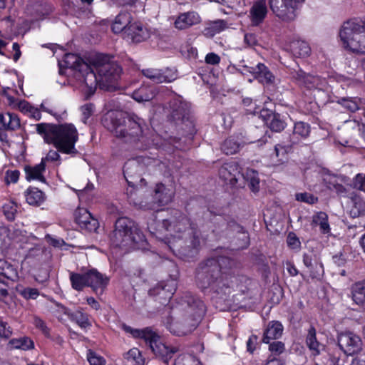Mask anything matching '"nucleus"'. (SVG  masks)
Returning a JSON list of instances; mask_svg holds the SVG:
<instances>
[{"mask_svg":"<svg viewBox=\"0 0 365 365\" xmlns=\"http://www.w3.org/2000/svg\"><path fill=\"white\" fill-rule=\"evenodd\" d=\"M234 264L232 259L224 256L202 260L195 272L197 286L203 291L209 289L213 293L225 295L230 292L229 270Z\"/></svg>","mask_w":365,"mask_h":365,"instance_id":"f257e3e1","label":"nucleus"},{"mask_svg":"<svg viewBox=\"0 0 365 365\" xmlns=\"http://www.w3.org/2000/svg\"><path fill=\"white\" fill-rule=\"evenodd\" d=\"M105 128L124 143L139 148L138 143L143 138L145 120L134 113L123 114L118 112L107 113L103 118Z\"/></svg>","mask_w":365,"mask_h":365,"instance_id":"f03ea898","label":"nucleus"},{"mask_svg":"<svg viewBox=\"0 0 365 365\" xmlns=\"http://www.w3.org/2000/svg\"><path fill=\"white\" fill-rule=\"evenodd\" d=\"M36 131L43 136L45 142L53 144L60 152L71 155L78 153L75 148L78 133L73 125L39 123L36 125Z\"/></svg>","mask_w":365,"mask_h":365,"instance_id":"7ed1b4c3","label":"nucleus"},{"mask_svg":"<svg viewBox=\"0 0 365 365\" xmlns=\"http://www.w3.org/2000/svg\"><path fill=\"white\" fill-rule=\"evenodd\" d=\"M182 300L188 308L186 314L175 322L166 323L170 332L178 336H185L194 331L206 311L204 302L195 295L187 293Z\"/></svg>","mask_w":365,"mask_h":365,"instance_id":"20e7f679","label":"nucleus"},{"mask_svg":"<svg viewBox=\"0 0 365 365\" xmlns=\"http://www.w3.org/2000/svg\"><path fill=\"white\" fill-rule=\"evenodd\" d=\"M197 228L198 226L196 223L178 210H172L170 216L161 222H156L153 220L152 222L148 224L150 233L155 235L156 237H158V234L161 233L163 230H166L170 237L165 241L178 240Z\"/></svg>","mask_w":365,"mask_h":365,"instance_id":"39448f33","label":"nucleus"},{"mask_svg":"<svg viewBox=\"0 0 365 365\" xmlns=\"http://www.w3.org/2000/svg\"><path fill=\"white\" fill-rule=\"evenodd\" d=\"M110 240L115 247L135 249L145 242V236L134 221L123 217L115 221Z\"/></svg>","mask_w":365,"mask_h":365,"instance_id":"423d86ee","label":"nucleus"},{"mask_svg":"<svg viewBox=\"0 0 365 365\" xmlns=\"http://www.w3.org/2000/svg\"><path fill=\"white\" fill-rule=\"evenodd\" d=\"M65 66L73 71L75 78L84 85L86 98L91 96L97 88V76L91 65L74 53H66L64 57Z\"/></svg>","mask_w":365,"mask_h":365,"instance_id":"0eeeda50","label":"nucleus"},{"mask_svg":"<svg viewBox=\"0 0 365 365\" xmlns=\"http://www.w3.org/2000/svg\"><path fill=\"white\" fill-rule=\"evenodd\" d=\"M125 330L127 332H130L135 338L144 339L154 354L165 364L168 363L169 360L173 357L175 354L182 351V348L180 345L169 346L163 343L160 336L154 332L150 327L138 329L127 327Z\"/></svg>","mask_w":365,"mask_h":365,"instance_id":"6e6552de","label":"nucleus"},{"mask_svg":"<svg viewBox=\"0 0 365 365\" xmlns=\"http://www.w3.org/2000/svg\"><path fill=\"white\" fill-rule=\"evenodd\" d=\"M339 36L346 48L365 53V19H351L344 22Z\"/></svg>","mask_w":365,"mask_h":365,"instance_id":"1a4fd4ad","label":"nucleus"},{"mask_svg":"<svg viewBox=\"0 0 365 365\" xmlns=\"http://www.w3.org/2000/svg\"><path fill=\"white\" fill-rule=\"evenodd\" d=\"M201 232L199 228L175 240L165 241L172 252L185 260L195 257L201 247Z\"/></svg>","mask_w":365,"mask_h":365,"instance_id":"9d476101","label":"nucleus"},{"mask_svg":"<svg viewBox=\"0 0 365 365\" xmlns=\"http://www.w3.org/2000/svg\"><path fill=\"white\" fill-rule=\"evenodd\" d=\"M91 63L99 78H97V84L109 86L120 78L122 68L112 57L99 53L94 56Z\"/></svg>","mask_w":365,"mask_h":365,"instance_id":"9b49d317","label":"nucleus"},{"mask_svg":"<svg viewBox=\"0 0 365 365\" xmlns=\"http://www.w3.org/2000/svg\"><path fill=\"white\" fill-rule=\"evenodd\" d=\"M170 108L171 120L177 125H182V130L192 135L195 132V125L190 116L189 103L177 97L170 102Z\"/></svg>","mask_w":365,"mask_h":365,"instance_id":"f8f14e48","label":"nucleus"},{"mask_svg":"<svg viewBox=\"0 0 365 365\" xmlns=\"http://www.w3.org/2000/svg\"><path fill=\"white\" fill-rule=\"evenodd\" d=\"M273 14L285 22L294 21L297 16V11L305 0H268Z\"/></svg>","mask_w":365,"mask_h":365,"instance_id":"ddd939ff","label":"nucleus"},{"mask_svg":"<svg viewBox=\"0 0 365 365\" xmlns=\"http://www.w3.org/2000/svg\"><path fill=\"white\" fill-rule=\"evenodd\" d=\"M338 345L346 355H354L362 350V341L356 334L347 331L341 333L337 337Z\"/></svg>","mask_w":365,"mask_h":365,"instance_id":"4468645a","label":"nucleus"},{"mask_svg":"<svg viewBox=\"0 0 365 365\" xmlns=\"http://www.w3.org/2000/svg\"><path fill=\"white\" fill-rule=\"evenodd\" d=\"M292 77L299 86L307 90L321 89L324 84V80L320 76L306 73L302 69L295 71Z\"/></svg>","mask_w":365,"mask_h":365,"instance_id":"2eb2a0df","label":"nucleus"},{"mask_svg":"<svg viewBox=\"0 0 365 365\" xmlns=\"http://www.w3.org/2000/svg\"><path fill=\"white\" fill-rule=\"evenodd\" d=\"M143 166L135 160H128L123 166V174L128 184L131 187L142 185L144 179L141 177Z\"/></svg>","mask_w":365,"mask_h":365,"instance_id":"dca6fc26","label":"nucleus"},{"mask_svg":"<svg viewBox=\"0 0 365 365\" xmlns=\"http://www.w3.org/2000/svg\"><path fill=\"white\" fill-rule=\"evenodd\" d=\"M219 177L227 184L235 185L240 178L243 177L240 173L239 165L235 161H230L224 163L219 169Z\"/></svg>","mask_w":365,"mask_h":365,"instance_id":"f3484780","label":"nucleus"},{"mask_svg":"<svg viewBox=\"0 0 365 365\" xmlns=\"http://www.w3.org/2000/svg\"><path fill=\"white\" fill-rule=\"evenodd\" d=\"M75 219L81 228L89 232H95L98 227V220L86 209H78L75 212Z\"/></svg>","mask_w":365,"mask_h":365,"instance_id":"a211bd4d","label":"nucleus"},{"mask_svg":"<svg viewBox=\"0 0 365 365\" xmlns=\"http://www.w3.org/2000/svg\"><path fill=\"white\" fill-rule=\"evenodd\" d=\"M125 37L133 42L140 43L150 37V32L141 23L135 21L126 29Z\"/></svg>","mask_w":365,"mask_h":365,"instance_id":"6ab92c4d","label":"nucleus"},{"mask_svg":"<svg viewBox=\"0 0 365 365\" xmlns=\"http://www.w3.org/2000/svg\"><path fill=\"white\" fill-rule=\"evenodd\" d=\"M268 9L266 0H257L253 3L250 10V18L253 26L261 24L267 16Z\"/></svg>","mask_w":365,"mask_h":365,"instance_id":"aec40b11","label":"nucleus"},{"mask_svg":"<svg viewBox=\"0 0 365 365\" xmlns=\"http://www.w3.org/2000/svg\"><path fill=\"white\" fill-rule=\"evenodd\" d=\"M57 306L60 307L64 314L67 315L71 321L76 322L81 329H86L91 327V322L86 313L81 310L71 312L68 308L60 304H57Z\"/></svg>","mask_w":365,"mask_h":365,"instance_id":"412c9836","label":"nucleus"},{"mask_svg":"<svg viewBox=\"0 0 365 365\" xmlns=\"http://www.w3.org/2000/svg\"><path fill=\"white\" fill-rule=\"evenodd\" d=\"M88 287H91L96 292L101 289V293L108 284L109 278L100 273L95 269L88 271Z\"/></svg>","mask_w":365,"mask_h":365,"instance_id":"4be33fe9","label":"nucleus"},{"mask_svg":"<svg viewBox=\"0 0 365 365\" xmlns=\"http://www.w3.org/2000/svg\"><path fill=\"white\" fill-rule=\"evenodd\" d=\"M200 18L194 11H189L180 14L174 22L175 27L180 30L186 29L193 25L199 24Z\"/></svg>","mask_w":365,"mask_h":365,"instance_id":"5701e85b","label":"nucleus"},{"mask_svg":"<svg viewBox=\"0 0 365 365\" xmlns=\"http://www.w3.org/2000/svg\"><path fill=\"white\" fill-rule=\"evenodd\" d=\"M247 71L252 73L254 77L262 83H272L274 80L272 73L268 68L263 64L259 63L255 66H245Z\"/></svg>","mask_w":365,"mask_h":365,"instance_id":"b1692460","label":"nucleus"},{"mask_svg":"<svg viewBox=\"0 0 365 365\" xmlns=\"http://www.w3.org/2000/svg\"><path fill=\"white\" fill-rule=\"evenodd\" d=\"M347 181V178L344 175H329L326 180L327 187L329 190L335 191L338 195L345 196L347 193V189L343 185Z\"/></svg>","mask_w":365,"mask_h":365,"instance_id":"393cba45","label":"nucleus"},{"mask_svg":"<svg viewBox=\"0 0 365 365\" xmlns=\"http://www.w3.org/2000/svg\"><path fill=\"white\" fill-rule=\"evenodd\" d=\"M230 230L237 232L235 237V245L236 249H245L250 245V237L247 232L244 230L243 227L235 222H230L228 223Z\"/></svg>","mask_w":365,"mask_h":365,"instance_id":"a878e982","label":"nucleus"},{"mask_svg":"<svg viewBox=\"0 0 365 365\" xmlns=\"http://www.w3.org/2000/svg\"><path fill=\"white\" fill-rule=\"evenodd\" d=\"M267 126L273 131L280 132L285 128V123L279 113L264 110L261 113Z\"/></svg>","mask_w":365,"mask_h":365,"instance_id":"bb28decb","label":"nucleus"},{"mask_svg":"<svg viewBox=\"0 0 365 365\" xmlns=\"http://www.w3.org/2000/svg\"><path fill=\"white\" fill-rule=\"evenodd\" d=\"M303 263L307 267H314V270H312V279H319L322 277L324 274L323 264L314 255L304 253L303 255Z\"/></svg>","mask_w":365,"mask_h":365,"instance_id":"cd10ccee","label":"nucleus"},{"mask_svg":"<svg viewBox=\"0 0 365 365\" xmlns=\"http://www.w3.org/2000/svg\"><path fill=\"white\" fill-rule=\"evenodd\" d=\"M131 14L128 11H121L115 17L112 26V30L114 33L123 32L126 34V29L130 24H133Z\"/></svg>","mask_w":365,"mask_h":365,"instance_id":"c85d7f7f","label":"nucleus"},{"mask_svg":"<svg viewBox=\"0 0 365 365\" xmlns=\"http://www.w3.org/2000/svg\"><path fill=\"white\" fill-rule=\"evenodd\" d=\"M283 332V327L279 322H270L264 331L263 342L269 344L271 340L279 339Z\"/></svg>","mask_w":365,"mask_h":365,"instance_id":"c756f323","label":"nucleus"},{"mask_svg":"<svg viewBox=\"0 0 365 365\" xmlns=\"http://www.w3.org/2000/svg\"><path fill=\"white\" fill-rule=\"evenodd\" d=\"M45 168L46 165L44 159H42L41 163L36 165L35 166H25L24 170L26 173V179L28 181L38 180L41 182H45L46 179L43 175V173L45 171Z\"/></svg>","mask_w":365,"mask_h":365,"instance_id":"7c9ffc66","label":"nucleus"},{"mask_svg":"<svg viewBox=\"0 0 365 365\" xmlns=\"http://www.w3.org/2000/svg\"><path fill=\"white\" fill-rule=\"evenodd\" d=\"M310 133V126L304 122H297L294 123L292 135L290 137V142L294 145L302 139L307 138Z\"/></svg>","mask_w":365,"mask_h":365,"instance_id":"2f4dec72","label":"nucleus"},{"mask_svg":"<svg viewBox=\"0 0 365 365\" xmlns=\"http://www.w3.org/2000/svg\"><path fill=\"white\" fill-rule=\"evenodd\" d=\"M173 192L163 184H158L154 190L153 199L159 205H165L171 202Z\"/></svg>","mask_w":365,"mask_h":365,"instance_id":"473e14b6","label":"nucleus"},{"mask_svg":"<svg viewBox=\"0 0 365 365\" xmlns=\"http://www.w3.org/2000/svg\"><path fill=\"white\" fill-rule=\"evenodd\" d=\"M155 95V86L143 85L133 92L132 97L138 102H143L152 100Z\"/></svg>","mask_w":365,"mask_h":365,"instance_id":"72a5a7b5","label":"nucleus"},{"mask_svg":"<svg viewBox=\"0 0 365 365\" xmlns=\"http://www.w3.org/2000/svg\"><path fill=\"white\" fill-rule=\"evenodd\" d=\"M245 142L239 137L230 136L221 145V150L226 155H233L238 152Z\"/></svg>","mask_w":365,"mask_h":365,"instance_id":"f704fd0d","label":"nucleus"},{"mask_svg":"<svg viewBox=\"0 0 365 365\" xmlns=\"http://www.w3.org/2000/svg\"><path fill=\"white\" fill-rule=\"evenodd\" d=\"M289 50L293 56L299 58L307 57L311 52L308 43L302 40H294L290 42Z\"/></svg>","mask_w":365,"mask_h":365,"instance_id":"c9c22d12","label":"nucleus"},{"mask_svg":"<svg viewBox=\"0 0 365 365\" xmlns=\"http://www.w3.org/2000/svg\"><path fill=\"white\" fill-rule=\"evenodd\" d=\"M26 202L34 206H39L45 200V194L36 187H29L25 192Z\"/></svg>","mask_w":365,"mask_h":365,"instance_id":"e433bc0d","label":"nucleus"},{"mask_svg":"<svg viewBox=\"0 0 365 365\" xmlns=\"http://www.w3.org/2000/svg\"><path fill=\"white\" fill-rule=\"evenodd\" d=\"M351 294L354 302L359 305L365 304V279L352 285Z\"/></svg>","mask_w":365,"mask_h":365,"instance_id":"4c0bfd02","label":"nucleus"},{"mask_svg":"<svg viewBox=\"0 0 365 365\" xmlns=\"http://www.w3.org/2000/svg\"><path fill=\"white\" fill-rule=\"evenodd\" d=\"M0 275L11 282H15L19 278L16 269L3 259H0Z\"/></svg>","mask_w":365,"mask_h":365,"instance_id":"58836bf2","label":"nucleus"},{"mask_svg":"<svg viewBox=\"0 0 365 365\" xmlns=\"http://www.w3.org/2000/svg\"><path fill=\"white\" fill-rule=\"evenodd\" d=\"M88 272L84 274L70 272L71 287L76 291H81L84 287H88Z\"/></svg>","mask_w":365,"mask_h":365,"instance_id":"ea45409f","label":"nucleus"},{"mask_svg":"<svg viewBox=\"0 0 365 365\" xmlns=\"http://www.w3.org/2000/svg\"><path fill=\"white\" fill-rule=\"evenodd\" d=\"M306 344L314 355L320 354V343L317 340L316 329L314 327H310L306 339Z\"/></svg>","mask_w":365,"mask_h":365,"instance_id":"a19ab883","label":"nucleus"},{"mask_svg":"<svg viewBox=\"0 0 365 365\" xmlns=\"http://www.w3.org/2000/svg\"><path fill=\"white\" fill-rule=\"evenodd\" d=\"M141 72L145 77L149 78L155 83H163L165 80V78H168V76H165L162 74V70L157 68H145L143 69Z\"/></svg>","mask_w":365,"mask_h":365,"instance_id":"79ce46f5","label":"nucleus"},{"mask_svg":"<svg viewBox=\"0 0 365 365\" xmlns=\"http://www.w3.org/2000/svg\"><path fill=\"white\" fill-rule=\"evenodd\" d=\"M16 292L26 300L36 299L40 294L38 289L33 287H26L21 284L16 287Z\"/></svg>","mask_w":365,"mask_h":365,"instance_id":"37998d69","label":"nucleus"},{"mask_svg":"<svg viewBox=\"0 0 365 365\" xmlns=\"http://www.w3.org/2000/svg\"><path fill=\"white\" fill-rule=\"evenodd\" d=\"M313 222L320 227L322 233L327 234L330 232V227L328 223V216L324 212H319L313 217Z\"/></svg>","mask_w":365,"mask_h":365,"instance_id":"c03bdc74","label":"nucleus"},{"mask_svg":"<svg viewBox=\"0 0 365 365\" xmlns=\"http://www.w3.org/2000/svg\"><path fill=\"white\" fill-rule=\"evenodd\" d=\"M9 344L15 349H21L22 350H29L34 348L33 341L28 337H21L19 339H13L9 341Z\"/></svg>","mask_w":365,"mask_h":365,"instance_id":"a18cd8bd","label":"nucleus"},{"mask_svg":"<svg viewBox=\"0 0 365 365\" xmlns=\"http://www.w3.org/2000/svg\"><path fill=\"white\" fill-rule=\"evenodd\" d=\"M337 102L347 110L352 113L358 110L360 108V99L353 98H339Z\"/></svg>","mask_w":365,"mask_h":365,"instance_id":"49530a36","label":"nucleus"},{"mask_svg":"<svg viewBox=\"0 0 365 365\" xmlns=\"http://www.w3.org/2000/svg\"><path fill=\"white\" fill-rule=\"evenodd\" d=\"M227 26V24L223 20H217L212 22L210 27L204 30L206 36H213L215 34L224 30Z\"/></svg>","mask_w":365,"mask_h":365,"instance_id":"de8ad7c7","label":"nucleus"},{"mask_svg":"<svg viewBox=\"0 0 365 365\" xmlns=\"http://www.w3.org/2000/svg\"><path fill=\"white\" fill-rule=\"evenodd\" d=\"M354 206L351 210V214L353 217H359L365 213V202L360 198H354L353 200Z\"/></svg>","mask_w":365,"mask_h":365,"instance_id":"09e8293b","label":"nucleus"},{"mask_svg":"<svg viewBox=\"0 0 365 365\" xmlns=\"http://www.w3.org/2000/svg\"><path fill=\"white\" fill-rule=\"evenodd\" d=\"M18 107L21 111H22L24 113H29L34 118H37V119L40 118V113H39L38 109L31 106L27 101H20L18 105Z\"/></svg>","mask_w":365,"mask_h":365,"instance_id":"8fccbe9b","label":"nucleus"},{"mask_svg":"<svg viewBox=\"0 0 365 365\" xmlns=\"http://www.w3.org/2000/svg\"><path fill=\"white\" fill-rule=\"evenodd\" d=\"M3 212L6 217L13 221L15 219L16 213L17 212V206L14 202H9L3 206Z\"/></svg>","mask_w":365,"mask_h":365,"instance_id":"3c124183","label":"nucleus"},{"mask_svg":"<svg viewBox=\"0 0 365 365\" xmlns=\"http://www.w3.org/2000/svg\"><path fill=\"white\" fill-rule=\"evenodd\" d=\"M293 144L289 141V143L287 144H277L274 146V152L277 158L282 157L279 160L282 161L283 158L286 155V154L291 150Z\"/></svg>","mask_w":365,"mask_h":365,"instance_id":"603ef678","label":"nucleus"},{"mask_svg":"<svg viewBox=\"0 0 365 365\" xmlns=\"http://www.w3.org/2000/svg\"><path fill=\"white\" fill-rule=\"evenodd\" d=\"M87 359L91 365H106V360L103 357L96 354L91 349L88 351Z\"/></svg>","mask_w":365,"mask_h":365,"instance_id":"864d4df0","label":"nucleus"},{"mask_svg":"<svg viewBox=\"0 0 365 365\" xmlns=\"http://www.w3.org/2000/svg\"><path fill=\"white\" fill-rule=\"evenodd\" d=\"M6 129L15 130L20 127V120L18 116L14 113H8Z\"/></svg>","mask_w":365,"mask_h":365,"instance_id":"5fc2aeb1","label":"nucleus"},{"mask_svg":"<svg viewBox=\"0 0 365 365\" xmlns=\"http://www.w3.org/2000/svg\"><path fill=\"white\" fill-rule=\"evenodd\" d=\"M295 197L297 200L309 204H314L318 200L317 197L308 192L297 193Z\"/></svg>","mask_w":365,"mask_h":365,"instance_id":"6e6d98bb","label":"nucleus"},{"mask_svg":"<svg viewBox=\"0 0 365 365\" xmlns=\"http://www.w3.org/2000/svg\"><path fill=\"white\" fill-rule=\"evenodd\" d=\"M353 187L365 192V174L359 173L354 177Z\"/></svg>","mask_w":365,"mask_h":365,"instance_id":"4d7b16f0","label":"nucleus"},{"mask_svg":"<svg viewBox=\"0 0 365 365\" xmlns=\"http://www.w3.org/2000/svg\"><path fill=\"white\" fill-rule=\"evenodd\" d=\"M12 334V329L7 322L0 320V337L8 339Z\"/></svg>","mask_w":365,"mask_h":365,"instance_id":"13d9d810","label":"nucleus"},{"mask_svg":"<svg viewBox=\"0 0 365 365\" xmlns=\"http://www.w3.org/2000/svg\"><path fill=\"white\" fill-rule=\"evenodd\" d=\"M221 4L238 10L245 6V0H222Z\"/></svg>","mask_w":365,"mask_h":365,"instance_id":"bf43d9fd","label":"nucleus"},{"mask_svg":"<svg viewBox=\"0 0 365 365\" xmlns=\"http://www.w3.org/2000/svg\"><path fill=\"white\" fill-rule=\"evenodd\" d=\"M125 358L128 360L132 359L133 361H135L138 364H140L142 361L141 354L140 351L136 348L130 349L125 354Z\"/></svg>","mask_w":365,"mask_h":365,"instance_id":"052dcab7","label":"nucleus"},{"mask_svg":"<svg viewBox=\"0 0 365 365\" xmlns=\"http://www.w3.org/2000/svg\"><path fill=\"white\" fill-rule=\"evenodd\" d=\"M20 173L17 170H7L5 175V182L6 184L11 182L16 183L19 178Z\"/></svg>","mask_w":365,"mask_h":365,"instance_id":"680f3d73","label":"nucleus"},{"mask_svg":"<svg viewBox=\"0 0 365 365\" xmlns=\"http://www.w3.org/2000/svg\"><path fill=\"white\" fill-rule=\"evenodd\" d=\"M269 349L272 353L279 355L284 351V344L282 341H274L269 344Z\"/></svg>","mask_w":365,"mask_h":365,"instance_id":"e2e57ef3","label":"nucleus"},{"mask_svg":"<svg viewBox=\"0 0 365 365\" xmlns=\"http://www.w3.org/2000/svg\"><path fill=\"white\" fill-rule=\"evenodd\" d=\"M162 74L168 78H165L164 82H171L177 78V70L175 68H166L165 70H162Z\"/></svg>","mask_w":365,"mask_h":365,"instance_id":"0e129e2a","label":"nucleus"},{"mask_svg":"<svg viewBox=\"0 0 365 365\" xmlns=\"http://www.w3.org/2000/svg\"><path fill=\"white\" fill-rule=\"evenodd\" d=\"M333 261L339 267H343L346 264L347 261L346 254L345 252H340L333 256Z\"/></svg>","mask_w":365,"mask_h":365,"instance_id":"69168bd1","label":"nucleus"},{"mask_svg":"<svg viewBox=\"0 0 365 365\" xmlns=\"http://www.w3.org/2000/svg\"><path fill=\"white\" fill-rule=\"evenodd\" d=\"M287 242L288 246L292 249H296L300 246V242L298 237L292 232L288 235Z\"/></svg>","mask_w":365,"mask_h":365,"instance_id":"338daca9","label":"nucleus"},{"mask_svg":"<svg viewBox=\"0 0 365 365\" xmlns=\"http://www.w3.org/2000/svg\"><path fill=\"white\" fill-rule=\"evenodd\" d=\"M34 324L35 327L41 330L45 335H48L49 329L47 327L46 323L41 319H40L39 317H35L34 319Z\"/></svg>","mask_w":365,"mask_h":365,"instance_id":"774afa93","label":"nucleus"}]
</instances>
